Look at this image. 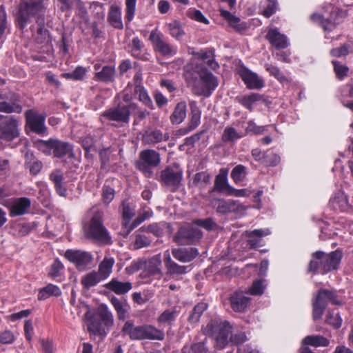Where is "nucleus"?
<instances>
[{"mask_svg":"<svg viewBox=\"0 0 353 353\" xmlns=\"http://www.w3.org/2000/svg\"><path fill=\"white\" fill-rule=\"evenodd\" d=\"M46 7L43 0H22L19 6L17 20L21 29H23L32 17H37L39 28L37 31L36 41L39 43H43L48 41L49 32L45 28V19L43 13Z\"/></svg>","mask_w":353,"mask_h":353,"instance_id":"1","label":"nucleus"},{"mask_svg":"<svg viewBox=\"0 0 353 353\" xmlns=\"http://www.w3.org/2000/svg\"><path fill=\"white\" fill-rule=\"evenodd\" d=\"M343 252L337 249L330 253L316 251L312 254V259L308 265V272L314 274H326L339 268Z\"/></svg>","mask_w":353,"mask_h":353,"instance_id":"2","label":"nucleus"},{"mask_svg":"<svg viewBox=\"0 0 353 353\" xmlns=\"http://www.w3.org/2000/svg\"><path fill=\"white\" fill-rule=\"evenodd\" d=\"M88 331L93 335L105 336L114 325V317L105 304H100L92 314L87 312Z\"/></svg>","mask_w":353,"mask_h":353,"instance_id":"3","label":"nucleus"},{"mask_svg":"<svg viewBox=\"0 0 353 353\" xmlns=\"http://www.w3.org/2000/svg\"><path fill=\"white\" fill-rule=\"evenodd\" d=\"M34 147L46 155L52 154L56 158L74 157L73 146L68 142L50 138L48 140L37 139L34 142Z\"/></svg>","mask_w":353,"mask_h":353,"instance_id":"4","label":"nucleus"},{"mask_svg":"<svg viewBox=\"0 0 353 353\" xmlns=\"http://www.w3.org/2000/svg\"><path fill=\"white\" fill-rule=\"evenodd\" d=\"M122 332L129 336L131 340H163L164 333L152 325L134 326L133 323L126 321Z\"/></svg>","mask_w":353,"mask_h":353,"instance_id":"5","label":"nucleus"},{"mask_svg":"<svg viewBox=\"0 0 353 353\" xmlns=\"http://www.w3.org/2000/svg\"><path fill=\"white\" fill-rule=\"evenodd\" d=\"M202 330L205 335L214 338L217 344L223 348L229 343L232 327L226 321L214 319L203 327Z\"/></svg>","mask_w":353,"mask_h":353,"instance_id":"6","label":"nucleus"},{"mask_svg":"<svg viewBox=\"0 0 353 353\" xmlns=\"http://www.w3.org/2000/svg\"><path fill=\"white\" fill-rule=\"evenodd\" d=\"M83 231L88 239H92L104 243H110L111 237L103 223L102 216L99 212L94 214L90 223L84 225Z\"/></svg>","mask_w":353,"mask_h":353,"instance_id":"7","label":"nucleus"},{"mask_svg":"<svg viewBox=\"0 0 353 353\" xmlns=\"http://www.w3.org/2000/svg\"><path fill=\"white\" fill-rule=\"evenodd\" d=\"M199 76L200 81L195 80L192 82V92L197 96L208 97L218 86L217 79L207 70H202Z\"/></svg>","mask_w":353,"mask_h":353,"instance_id":"8","label":"nucleus"},{"mask_svg":"<svg viewBox=\"0 0 353 353\" xmlns=\"http://www.w3.org/2000/svg\"><path fill=\"white\" fill-rule=\"evenodd\" d=\"M136 108V103H130L128 105L118 104L116 107L104 111L101 116L110 121H115L121 126L128 125L130 122V109Z\"/></svg>","mask_w":353,"mask_h":353,"instance_id":"9","label":"nucleus"},{"mask_svg":"<svg viewBox=\"0 0 353 353\" xmlns=\"http://www.w3.org/2000/svg\"><path fill=\"white\" fill-rule=\"evenodd\" d=\"M21 134L20 121L14 116H8L0 122V141L8 143L19 138Z\"/></svg>","mask_w":353,"mask_h":353,"instance_id":"10","label":"nucleus"},{"mask_svg":"<svg viewBox=\"0 0 353 353\" xmlns=\"http://www.w3.org/2000/svg\"><path fill=\"white\" fill-rule=\"evenodd\" d=\"M24 115L26 129L28 128L39 135H43L47 133L48 128L45 124L46 114L45 113H39L34 109H29L25 112Z\"/></svg>","mask_w":353,"mask_h":353,"instance_id":"11","label":"nucleus"},{"mask_svg":"<svg viewBox=\"0 0 353 353\" xmlns=\"http://www.w3.org/2000/svg\"><path fill=\"white\" fill-rule=\"evenodd\" d=\"M161 162L160 154L154 150H144L139 154L136 162V168L145 175L150 176L152 173L151 168L157 167Z\"/></svg>","mask_w":353,"mask_h":353,"instance_id":"12","label":"nucleus"},{"mask_svg":"<svg viewBox=\"0 0 353 353\" xmlns=\"http://www.w3.org/2000/svg\"><path fill=\"white\" fill-rule=\"evenodd\" d=\"M210 204L216 212L221 214L230 213L241 214L247 209L244 205L239 201L223 199H212Z\"/></svg>","mask_w":353,"mask_h":353,"instance_id":"13","label":"nucleus"},{"mask_svg":"<svg viewBox=\"0 0 353 353\" xmlns=\"http://www.w3.org/2000/svg\"><path fill=\"white\" fill-rule=\"evenodd\" d=\"M203 236L202 232L192 226L181 227L174 236V241L179 245H190L199 241Z\"/></svg>","mask_w":353,"mask_h":353,"instance_id":"14","label":"nucleus"},{"mask_svg":"<svg viewBox=\"0 0 353 353\" xmlns=\"http://www.w3.org/2000/svg\"><path fill=\"white\" fill-rule=\"evenodd\" d=\"M0 112L5 114H20L23 111L21 104L20 96L17 93H10L9 100L8 97L0 93Z\"/></svg>","mask_w":353,"mask_h":353,"instance_id":"15","label":"nucleus"},{"mask_svg":"<svg viewBox=\"0 0 353 353\" xmlns=\"http://www.w3.org/2000/svg\"><path fill=\"white\" fill-rule=\"evenodd\" d=\"M149 39L154 44L155 51L159 52L161 55L168 57L176 53V49L165 41L162 34L157 32L156 30L150 32Z\"/></svg>","mask_w":353,"mask_h":353,"instance_id":"16","label":"nucleus"},{"mask_svg":"<svg viewBox=\"0 0 353 353\" xmlns=\"http://www.w3.org/2000/svg\"><path fill=\"white\" fill-rule=\"evenodd\" d=\"M96 71L93 79L96 81L103 83H112L114 81L116 70L114 65H103L101 63H96L94 65Z\"/></svg>","mask_w":353,"mask_h":353,"instance_id":"17","label":"nucleus"},{"mask_svg":"<svg viewBox=\"0 0 353 353\" xmlns=\"http://www.w3.org/2000/svg\"><path fill=\"white\" fill-rule=\"evenodd\" d=\"M237 72L248 89L259 90L264 86L263 80L245 66H240L237 70Z\"/></svg>","mask_w":353,"mask_h":353,"instance_id":"18","label":"nucleus"},{"mask_svg":"<svg viewBox=\"0 0 353 353\" xmlns=\"http://www.w3.org/2000/svg\"><path fill=\"white\" fill-rule=\"evenodd\" d=\"M64 256L79 269H84L92 260L89 252L81 250H68Z\"/></svg>","mask_w":353,"mask_h":353,"instance_id":"19","label":"nucleus"},{"mask_svg":"<svg viewBox=\"0 0 353 353\" xmlns=\"http://www.w3.org/2000/svg\"><path fill=\"white\" fill-rule=\"evenodd\" d=\"M247 295V292L242 290H236L230 295V303L234 312H243L246 310L251 300Z\"/></svg>","mask_w":353,"mask_h":353,"instance_id":"20","label":"nucleus"},{"mask_svg":"<svg viewBox=\"0 0 353 353\" xmlns=\"http://www.w3.org/2000/svg\"><path fill=\"white\" fill-rule=\"evenodd\" d=\"M182 171L174 170L172 168H168L161 172V182L174 189L179 188L182 179Z\"/></svg>","mask_w":353,"mask_h":353,"instance_id":"21","label":"nucleus"},{"mask_svg":"<svg viewBox=\"0 0 353 353\" xmlns=\"http://www.w3.org/2000/svg\"><path fill=\"white\" fill-rule=\"evenodd\" d=\"M266 39L275 48L285 49L288 46L287 37L281 34L277 28H270L265 36Z\"/></svg>","mask_w":353,"mask_h":353,"instance_id":"22","label":"nucleus"},{"mask_svg":"<svg viewBox=\"0 0 353 353\" xmlns=\"http://www.w3.org/2000/svg\"><path fill=\"white\" fill-rule=\"evenodd\" d=\"M245 236L250 238L248 240V245L250 248L255 249L261 245V237L266 236L270 234L269 229H256L254 230H246Z\"/></svg>","mask_w":353,"mask_h":353,"instance_id":"23","label":"nucleus"},{"mask_svg":"<svg viewBox=\"0 0 353 353\" xmlns=\"http://www.w3.org/2000/svg\"><path fill=\"white\" fill-rule=\"evenodd\" d=\"M172 254L180 262L187 263L194 260L199 255V252L194 248H176L172 250Z\"/></svg>","mask_w":353,"mask_h":353,"instance_id":"24","label":"nucleus"},{"mask_svg":"<svg viewBox=\"0 0 353 353\" xmlns=\"http://www.w3.org/2000/svg\"><path fill=\"white\" fill-rule=\"evenodd\" d=\"M30 199L27 197H21L14 201L10 208V215L11 216H21L26 213L28 209L30 208Z\"/></svg>","mask_w":353,"mask_h":353,"instance_id":"25","label":"nucleus"},{"mask_svg":"<svg viewBox=\"0 0 353 353\" xmlns=\"http://www.w3.org/2000/svg\"><path fill=\"white\" fill-rule=\"evenodd\" d=\"M164 264L167 269L168 274L170 275H181L187 272L189 266L179 265L172 260L168 250L164 253Z\"/></svg>","mask_w":353,"mask_h":353,"instance_id":"26","label":"nucleus"},{"mask_svg":"<svg viewBox=\"0 0 353 353\" xmlns=\"http://www.w3.org/2000/svg\"><path fill=\"white\" fill-rule=\"evenodd\" d=\"M108 22L114 28L122 30L123 24L121 17V9L119 6L112 5L110 8L108 18Z\"/></svg>","mask_w":353,"mask_h":353,"instance_id":"27","label":"nucleus"},{"mask_svg":"<svg viewBox=\"0 0 353 353\" xmlns=\"http://www.w3.org/2000/svg\"><path fill=\"white\" fill-rule=\"evenodd\" d=\"M187 105L185 101H180L176 103L174 110L170 116V121L173 125L181 123L186 117Z\"/></svg>","mask_w":353,"mask_h":353,"instance_id":"28","label":"nucleus"},{"mask_svg":"<svg viewBox=\"0 0 353 353\" xmlns=\"http://www.w3.org/2000/svg\"><path fill=\"white\" fill-rule=\"evenodd\" d=\"M105 288L117 294H125L132 288V283L129 281L121 282L117 279H112L105 285Z\"/></svg>","mask_w":353,"mask_h":353,"instance_id":"29","label":"nucleus"},{"mask_svg":"<svg viewBox=\"0 0 353 353\" xmlns=\"http://www.w3.org/2000/svg\"><path fill=\"white\" fill-rule=\"evenodd\" d=\"M110 302L117 312L118 319L119 320H125L128 316L130 310V306L127 301L125 299L121 300L115 296H112Z\"/></svg>","mask_w":353,"mask_h":353,"instance_id":"30","label":"nucleus"},{"mask_svg":"<svg viewBox=\"0 0 353 353\" xmlns=\"http://www.w3.org/2000/svg\"><path fill=\"white\" fill-rule=\"evenodd\" d=\"M169 138L170 136L168 133L163 134L159 130H154L146 132L143 137V141L146 144L154 145L163 141H168Z\"/></svg>","mask_w":353,"mask_h":353,"instance_id":"31","label":"nucleus"},{"mask_svg":"<svg viewBox=\"0 0 353 353\" xmlns=\"http://www.w3.org/2000/svg\"><path fill=\"white\" fill-rule=\"evenodd\" d=\"M190 108V119L188 124V131H192L196 128L201 122V111L197 105V102L190 101L189 102Z\"/></svg>","mask_w":353,"mask_h":353,"instance_id":"32","label":"nucleus"},{"mask_svg":"<svg viewBox=\"0 0 353 353\" xmlns=\"http://www.w3.org/2000/svg\"><path fill=\"white\" fill-rule=\"evenodd\" d=\"M114 259L109 256H105L99 263L97 273L103 280L110 276L114 264Z\"/></svg>","mask_w":353,"mask_h":353,"instance_id":"33","label":"nucleus"},{"mask_svg":"<svg viewBox=\"0 0 353 353\" xmlns=\"http://www.w3.org/2000/svg\"><path fill=\"white\" fill-rule=\"evenodd\" d=\"M25 167L29 170L32 175L38 174L43 168V163L41 161L34 159L33 154H26V163Z\"/></svg>","mask_w":353,"mask_h":353,"instance_id":"34","label":"nucleus"},{"mask_svg":"<svg viewBox=\"0 0 353 353\" xmlns=\"http://www.w3.org/2000/svg\"><path fill=\"white\" fill-rule=\"evenodd\" d=\"M311 19L314 22L318 23L325 31L332 30L339 23L332 19V14L330 16V18L325 19L319 14H313L311 15Z\"/></svg>","mask_w":353,"mask_h":353,"instance_id":"35","label":"nucleus"},{"mask_svg":"<svg viewBox=\"0 0 353 353\" xmlns=\"http://www.w3.org/2000/svg\"><path fill=\"white\" fill-rule=\"evenodd\" d=\"M261 99L262 96L260 94L252 93L249 95L236 97V100L243 107H245L250 111H252V105L255 102L260 101Z\"/></svg>","mask_w":353,"mask_h":353,"instance_id":"36","label":"nucleus"},{"mask_svg":"<svg viewBox=\"0 0 353 353\" xmlns=\"http://www.w3.org/2000/svg\"><path fill=\"white\" fill-rule=\"evenodd\" d=\"M61 294V291L58 286L53 284H48L39 290L38 299L42 301L48 299L50 296H59Z\"/></svg>","mask_w":353,"mask_h":353,"instance_id":"37","label":"nucleus"},{"mask_svg":"<svg viewBox=\"0 0 353 353\" xmlns=\"http://www.w3.org/2000/svg\"><path fill=\"white\" fill-rule=\"evenodd\" d=\"M312 316L314 320L320 319L325 310L326 302L321 297L319 293L312 304Z\"/></svg>","mask_w":353,"mask_h":353,"instance_id":"38","label":"nucleus"},{"mask_svg":"<svg viewBox=\"0 0 353 353\" xmlns=\"http://www.w3.org/2000/svg\"><path fill=\"white\" fill-rule=\"evenodd\" d=\"M303 343L306 345L314 347H327L330 341L325 337L321 335L307 336L303 340Z\"/></svg>","mask_w":353,"mask_h":353,"instance_id":"39","label":"nucleus"},{"mask_svg":"<svg viewBox=\"0 0 353 353\" xmlns=\"http://www.w3.org/2000/svg\"><path fill=\"white\" fill-rule=\"evenodd\" d=\"M318 293L325 301L326 304L327 302H330L336 305H341L343 303L342 299L336 294L335 291L321 289Z\"/></svg>","mask_w":353,"mask_h":353,"instance_id":"40","label":"nucleus"},{"mask_svg":"<svg viewBox=\"0 0 353 353\" xmlns=\"http://www.w3.org/2000/svg\"><path fill=\"white\" fill-rule=\"evenodd\" d=\"M228 186L227 172L221 170V172L215 178L214 187L209 190V192L212 193L214 191L223 192L226 190Z\"/></svg>","mask_w":353,"mask_h":353,"instance_id":"41","label":"nucleus"},{"mask_svg":"<svg viewBox=\"0 0 353 353\" xmlns=\"http://www.w3.org/2000/svg\"><path fill=\"white\" fill-rule=\"evenodd\" d=\"M208 309V304L201 302L196 304L188 316V322L194 324L199 321L203 313Z\"/></svg>","mask_w":353,"mask_h":353,"instance_id":"42","label":"nucleus"},{"mask_svg":"<svg viewBox=\"0 0 353 353\" xmlns=\"http://www.w3.org/2000/svg\"><path fill=\"white\" fill-rule=\"evenodd\" d=\"M166 26L171 37L178 41L181 40L185 34L182 25L178 21H173L167 23Z\"/></svg>","mask_w":353,"mask_h":353,"instance_id":"43","label":"nucleus"},{"mask_svg":"<svg viewBox=\"0 0 353 353\" xmlns=\"http://www.w3.org/2000/svg\"><path fill=\"white\" fill-rule=\"evenodd\" d=\"M181 353H210L206 345V339L192 343L190 347L184 346Z\"/></svg>","mask_w":353,"mask_h":353,"instance_id":"44","label":"nucleus"},{"mask_svg":"<svg viewBox=\"0 0 353 353\" xmlns=\"http://www.w3.org/2000/svg\"><path fill=\"white\" fill-rule=\"evenodd\" d=\"M211 176L207 172H197L193 179V185L200 189H203L210 183Z\"/></svg>","mask_w":353,"mask_h":353,"instance_id":"45","label":"nucleus"},{"mask_svg":"<svg viewBox=\"0 0 353 353\" xmlns=\"http://www.w3.org/2000/svg\"><path fill=\"white\" fill-rule=\"evenodd\" d=\"M103 280V279L101 278L97 272L92 271L82 278L81 284L85 288L89 289L90 288L96 285Z\"/></svg>","mask_w":353,"mask_h":353,"instance_id":"46","label":"nucleus"},{"mask_svg":"<svg viewBox=\"0 0 353 353\" xmlns=\"http://www.w3.org/2000/svg\"><path fill=\"white\" fill-rule=\"evenodd\" d=\"M161 260L159 255L152 257L146 263V269L148 272L152 275L161 274L160 266Z\"/></svg>","mask_w":353,"mask_h":353,"instance_id":"47","label":"nucleus"},{"mask_svg":"<svg viewBox=\"0 0 353 353\" xmlns=\"http://www.w3.org/2000/svg\"><path fill=\"white\" fill-rule=\"evenodd\" d=\"M241 137L233 127L227 126L223 130L221 140L224 143L234 142Z\"/></svg>","mask_w":353,"mask_h":353,"instance_id":"48","label":"nucleus"},{"mask_svg":"<svg viewBox=\"0 0 353 353\" xmlns=\"http://www.w3.org/2000/svg\"><path fill=\"white\" fill-rule=\"evenodd\" d=\"M134 91L138 94L140 101L143 103L146 106L150 109H154V105L152 99L148 94L146 90L142 85H138L135 88Z\"/></svg>","mask_w":353,"mask_h":353,"instance_id":"49","label":"nucleus"},{"mask_svg":"<svg viewBox=\"0 0 353 353\" xmlns=\"http://www.w3.org/2000/svg\"><path fill=\"white\" fill-rule=\"evenodd\" d=\"M265 288V285L263 284V280L259 279L254 281L248 290L245 292L248 294L259 296L263 294Z\"/></svg>","mask_w":353,"mask_h":353,"instance_id":"50","label":"nucleus"},{"mask_svg":"<svg viewBox=\"0 0 353 353\" xmlns=\"http://www.w3.org/2000/svg\"><path fill=\"white\" fill-rule=\"evenodd\" d=\"M133 114L134 117L133 125H138L141 121L145 119L150 115V112L145 109L140 108L136 103V108L130 109V114Z\"/></svg>","mask_w":353,"mask_h":353,"instance_id":"51","label":"nucleus"},{"mask_svg":"<svg viewBox=\"0 0 353 353\" xmlns=\"http://www.w3.org/2000/svg\"><path fill=\"white\" fill-rule=\"evenodd\" d=\"M151 239L144 234H137L134 242V248L141 249L143 248L148 247L151 244Z\"/></svg>","mask_w":353,"mask_h":353,"instance_id":"52","label":"nucleus"},{"mask_svg":"<svg viewBox=\"0 0 353 353\" xmlns=\"http://www.w3.org/2000/svg\"><path fill=\"white\" fill-rule=\"evenodd\" d=\"M245 167L243 165L235 166L231 172V178L236 183L242 181L246 175Z\"/></svg>","mask_w":353,"mask_h":353,"instance_id":"53","label":"nucleus"},{"mask_svg":"<svg viewBox=\"0 0 353 353\" xmlns=\"http://www.w3.org/2000/svg\"><path fill=\"white\" fill-rule=\"evenodd\" d=\"M332 63L334 66V70L336 77L342 80L345 77L347 76L349 68L345 65L341 64L339 61L333 60Z\"/></svg>","mask_w":353,"mask_h":353,"instance_id":"54","label":"nucleus"},{"mask_svg":"<svg viewBox=\"0 0 353 353\" xmlns=\"http://www.w3.org/2000/svg\"><path fill=\"white\" fill-rule=\"evenodd\" d=\"M280 157L275 153L263 154L262 164L265 166H276L280 162Z\"/></svg>","mask_w":353,"mask_h":353,"instance_id":"55","label":"nucleus"},{"mask_svg":"<svg viewBox=\"0 0 353 353\" xmlns=\"http://www.w3.org/2000/svg\"><path fill=\"white\" fill-rule=\"evenodd\" d=\"M137 0H125V19L128 22H130L135 14Z\"/></svg>","mask_w":353,"mask_h":353,"instance_id":"56","label":"nucleus"},{"mask_svg":"<svg viewBox=\"0 0 353 353\" xmlns=\"http://www.w3.org/2000/svg\"><path fill=\"white\" fill-rule=\"evenodd\" d=\"M193 223L208 231L213 230L217 227L216 223L212 218L196 219L193 221Z\"/></svg>","mask_w":353,"mask_h":353,"instance_id":"57","label":"nucleus"},{"mask_svg":"<svg viewBox=\"0 0 353 353\" xmlns=\"http://www.w3.org/2000/svg\"><path fill=\"white\" fill-rule=\"evenodd\" d=\"M86 73V69L82 66H78L76 69L69 73H65L63 74V77L71 79L73 80H82Z\"/></svg>","mask_w":353,"mask_h":353,"instance_id":"58","label":"nucleus"},{"mask_svg":"<svg viewBox=\"0 0 353 353\" xmlns=\"http://www.w3.org/2000/svg\"><path fill=\"white\" fill-rule=\"evenodd\" d=\"M350 44L344 43L340 47L333 48L330 50V54L334 57H345L350 53Z\"/></svg>","mask_w":353,"mask_h":353,"instance_id":"59","label":"nucleus"},{"mask_svg":"<svg viewBox=\"0 0 353 353\" xmlns=\"http://www.w3.org/2000/svg\"><path fill=\"white\" fill-rule=\"evenodd\" d=\"M114 190L110 185H104L102 188V198L104 203L108 205L114 198Z\"/></svg>","mask_w":353,"mask_h":353,"instance_id":"60","label":"nucleus"},{"mask_svg":"<svg viewBox=\"0 0 353 353\" xmlns=\"http://www.w3.org/2000/svg\"><path fill=\"white\" fill-rule=\"evenodd\" d=\"M266 130L265 126H259L257 125L254 121H249L248 122V125L245 128V133L250 134L252 133L255 135L262 134L265 130Z\"/></svg>","mask_w":353,"mask_h":353,"instance_id":"61","label":"nucleus"},{"mask_svg":"<svg viewBox=\"0 0 353 353\" xmlns=\"http://www.w3.org/2000/svg\"><path fill=\"white\" fill-rule=\"evenodd\" d=\"M188 16L193 20L198 22L208 24L209 21L208 19L201 13L200 10L195 9H190L188 12Z\"/></svg>","mask_w":353,"mask_h":353,"instance_id":"62","label":"nucleus"},{"mask_svg":"<svg viewBox=\"0 0 353 353\" xmlns=\"http://www.w3.org/2000/svg\"><path fill=\"white\" fill-rule=\"evenodd\" d=\"M265 69L270 74L274 76L276 79H278L280 82H285L287 81V78L280 71L279 68L272 65L267 64L265 65Z\"/></svg>","mask_w":353,"mask_h":353,"instance_id":"63","label":"nucleus"},{"mask_svg":"<svg viewBox=\"0 0 353 353\" xmlns=\"http://www.w3.org/2000/svg\"><path fill=\"white\" fill-rule=\"evenodd\" d=\"M268 4L265 10L263 11V15L266 18H270L276 11L277 0H267Z\"/></svg>","mask_w":353,"mask_h":353,"instance_id":"64","label":"nucleus"}]
</instances>
